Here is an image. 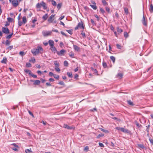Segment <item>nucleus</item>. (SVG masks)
I'll list each match as a JSON object with an SVG mask.
<instances>
[{"label":"nucleus","mask_w":153,"mask_h":153,"mask_svg":"<svg viewBox=\"0 0 153 153\" xmlns=\"http://www.w3.org/2000/svg\"><path fill=\"white\" fill-rule=\"evenodd\" d=\"M43 51V49L40 46H38L37 48H33L31 50V52L34 55H36L39 53H42Z\"/></svg>","instance_id":"1"},{"label":"nucleus","mask_w":153,"mask_h":153,"mask_svg":"<svg viewBox=\"0 0 153 153\" xmlns=\"http://www.w3.org/2000/svg\"><path fill=\"white\" fill-rule=\"evenodd\" d=\"M84 26L82 24V22H81L78 24L77 26L75 28V30H77L78 28H82L83 29H84Z\"/></svg>","instance_id":"2"},{"label":"nucleus","mask_w":153,"mask_h":153,"mask_svg":"<svg viewBox=\"0 0 153 153\" xmlns=\"http://www.w3.org/2000/svg\"><path fill=\"white\" fill-rule=\"evenodd\" d=\"M147 19L145 18L144 14H143V18L142 20V22L143 24L145 26H147Z\"/></svg>","instance_id":"3"},{"label":"nucleus","mask_w":153,"mask_h":153,"mask_svg":"<svg viewBox=\"0 0 153 153\" xmlns=\"http://www.w3.org/2000/svg\"><path fill=\"white\" fill-rule=\"evenodd\" d=\"M51 31H43L42 32V34L44 36H47L51 35Z\"/></svg>","instance_id":"4"},{"label":"nucleus","mask_w":153,"mask_h":153,"mask_svg":"<svg viewBox=\"0 0 153 153\" xmlns=\"http://www.w3.org/2000/svg\"><path fill=\"white\" fill-rule=\"evenodd\" d=\"M2 31L5 34H8L9 33V30L7 27H2Z\"/></svg>","instance_id":"5"},{"label":"nucleus","mask_w":153,"mask_h":153,"mask_svg":"<svg viewBox=\"0 0 153 153\" xmlns=\"http://www.w3.org/2000/svg\"><path fill=\"white\" fill-rule=\"evenodd\" d=\"M65 52L66 51L65 50L62 49L60 51H57L56 53L59 56H62L64 55V53H65Z\"/></svg>","instance_id":"6"},{"label":"nucleus","mask_w":153,"mask_h":153,"mask_svg":"<svg viewBox=\"0 0 153 153\" xmlns=\"http://www.w3.org/2000/svg\"><path fill=\"white\" fill-rule=\"evenodd\" d=\"M63 127L68 130L74 129L75 128L73 126H70L66 124H64Z\"/></svg>","instance_id":"7"},{"label":"nucleus","mask_w":153,"mask_h":153,"mask_svg":"<svg viewBox=\"0 0 153 153\" xmlns=\"http://www.w3.org/2000/svg\"><path fill=\"white\" fill-rule=\"evenodd\" d=\"M55 15H52L49 17L48 19V21L49 23H51L53 22V21L54 20L53 18L55 16Z\"/></svg>","instance_id":"8"},{"label":"nucleus","mask_w":153,"mask_h":153,"mask_svg":"<svg viewBox=\"0 0 153 153\" xmlns=\"http://www.w3.org/2000/svg\"><path fill=\"white\" fill-rule=\"evenodd\" d=\"M40 5L41 7H43V8L44 10L47 9V6L46 3L44 2L43 1H42L40 3Z\"/></svg>","instance_id":"9"},{"label":"nucleus","mask_w":153,"mask_h":153,"mask_svg":"<svg viewBox=\"0 0 153 153\" xmlns=\"http://www.w3.org/2000/svg\"><path fill=\"white\" fill-rule=\"evenodd\" d=\"M50 49L51 50V51L54 53H57V51L56 48L54 46V45L51 46L50 48Z\"/></svg>","instance_id":"10"},{"label":"nucleus","mask_w":153,"mask_h":153,"mask_svg":"<svg viewBox=\"0 0 153 153\" xmlns=\"http://www.w3.org/2000/svg\"><path fill=\"white\" fill-rule=\"evenodd\" d=\"M121 131L126 133L129 134L131 132L130 131L128 130V129L126 128H121Z\"/></svg>","instance_id":"11"},{"label":"nucleus","mask_w":153,"mask_h":153,"mask_svg":"<svg viewBox=\"0 0 153 153\" xmlns=\"http://www.w3.org/2000/svg\"><path fill=\"white\" fill-rule=\"evenodd\" d=\"M12 3L13 5L15 7H16L18 5L17 0H13Z\"/></svg>","instance_id":"12"},{"label":"nucleus","mask_w":153,"mask_h":153,"mask_svg":"<svg viewBox=\"0 0 153 153\" xmlns=\"http://www.w3.org/2000/svg\"><path fill=\"white\" fill-rule=\"evenodd\" d=\"M48 43L50 46V47L54 46V42L53 40H49L48 41Z\"/></svg>","instance_id":"13"},{"label":"nucleus","mask_w":153,"mask_h":153,"mask_svg":"<svg viewBox=\"0 0 153 153\" xmlns=\"http://www.w3.org/2000/svg\"><path fill=\"white\" fill-rule=\"evenodd\" d=\"M12 145L14 146V147L12 148V149L14 151H17L18 149L17 148H18V146L16 144L14 143L12 144Z\"/></svg>","instance_id":"14"},{"label":"nucleus","mask_w":153,"mask_h":153,"mask_svg":"<svg viewBox=\"0 0 153 153\" xmlns=\"http://www.w3.org/2000/svg\"><path fill=\"white\" fill-rule=\"evenodd\" d=\"M54 64L55 65V67H59V64L57 61H54Z\"/></svg>","instance_id":"15"},{"label":"nucleus","mask_w":153,"mask_h":153,"mask_svg":"<svg viewBox=\"0 0 153 153\" xmlns=\"http://www.w3.org/2000/svg\"><path fill=\"white\" fill-rule=\"evenodd\" d=\"M40 83V81L38 80H36L34 81L33 84L34 85H39Z\"/></svg>","instance_id":"16"},{"label":"nucleus","mask_w":153,"mask_h":153,"mask_svg":"<svg viewBox=\"0 0 153 153\" xmlns=\"http://www.w3.org/2000/svg\"><path fill=\"white\" fill-rule=\"evenodd\" d=\"M73 47H74V49L77 51H78L79 50V49H80L79 48L78 46H77L76 45H74Z\"/></svg>","instance_id":"17"},{"label":"nucleus","mask_w":153,"mask_h":153,"mask_svg":"<svg viewBox=\"0 0 153 153\" xmlns=\"http://www.w3.org/2000/svg\"><path fill=\"white\" fill-rule=\"evenodd\" d=\"M29 62L33 63L36 62V60L34 57H32L31 59L29 60Z\"/></svg>","instance_id":"18"},{"label":"nucleus","mask_w":153,"mask_h":153,"mask_svg":"<svg viewBox=\"0 0 153 153\" xmlns=\"http://www.w3.org/2000/svg\"><path fill=\"white\" fill-rule=\"evenodd\" d=\"M27 22L26 17L25 16H24L22 18V22L23 23V24H25Z\"/></svg>","instance_id":"19"},{"label":"nucleus","mask_w":153,"mask_h":153,"mask_svg":"<svg viewBox=\"0 0 153 153\" xmlns=\"http://www.w3.org/2000/svg\"><path fill=\"white\" fill-rule=\"evenodd\" d=\"M149 10L151 13H153V5L152 4L150 5Z\"/></svg>","instance_id":"20"},{"label":"nucleus","mask_w":153,"mask_h":153,"mask_svg":"<svg viewBox=\"0 0 153 153\" xmlns=\"http://www.w3.org/2000/svg\"><path fill=\"white\" fill-rule=\"evenodd\" d=\"M90 6L94 10H96L97 9V7L96 4H91Z\"/></svg>","instance_id":"21"},{"label":"nucleus","mask_w":153,"mask_h":153,"mask_svg":"<svg viewBox=\"0 0 153 153\" xmlns=\"http://www.w3.org/2000/svg\"><path fill=\"white\" fill-rule=\"evenodd\" d=\"M48 17V15L47 14H46L44 15L42 17V19L44 20H46Z\"/></svg>","instance_id":"22"},{"label":"nucleus","mask_w":153,"mask_h":153,"mask_svg":"<svg viewBox=\"0 0 153 153\" xmlns=\"http://www.w3.org/2000/svg\"><path fill=\"white\" fill-rule=\"evenodd\" d=\"M7 60L5 58H3V60L1 61V62L2 63H6Z\"/></svg>","instance_id":"23"},{"label":"nucleus","mask_w":153,"mask_h":153,"mask_svg":"<svg viewBox=\"0 0 153 153\" xmlns=\"http://www.w3.org/2000/svg\"><path fill=\"white\" fill-rule=\"evenodd\" d=\"M62 3H59L57 6V9H60L62 6Z\"/></svg>","instance_id":"24"},{"label":"nucleus","mask_w":153,"mask_h":153,"mask_svg":"<svg viewBox=\"0 0 153 153\" xmlns=\"http://www.w3.org/2000/svg\"><path fill=\"white\" fill-rule=\"evenodd\" d=\"M110 58L112 60L113 62L114 63L115 60V58L114 56H111L110 57Z\"/></svg>","instance_id":"25"},{"label":"nucleus","mask_w":153,"mask_h":153,"mask_svg":"<svg viewBox=\"0 0 153 153\" xmlns=\"http://www.w3.org/2000/svg\"><path fill=\"white\" fill-rule=\"evenodd\" d=\"M13 33H12L11 34H9L7 36L6 38L8 39H10L11 37L13 35Z\"/></svg>","instance_id":"26"},{"label":"nucleus","mask_w":153,"mask_h":153,"mask_svg":"<svg viewBox=\"0 0 153 153\" xmlns=\"http://www.w3.org/2000/svg\"><path fill=\"white\" fill-rule=\"evenodd\" d=\"M67 75H68V77H69L70 78H72L73 76L71 72H67Z\"/></svg>","instance_id":"27"},{"label":"nucleus","mask_w":153,"mask_h":153,"mask_svg":"<svg viewBox=\"0 0 153 153\" xmlns=\"http://www.w3.org/2000/svg\"><path fill=\"white\" fill-rule=\"evenodd\" d=\"M117 31L120 33H121L123 31V30L121 29L119 27H117Z\"/></svg>","instance_id":"28"},{"label":"nucleus","mask_w":153,"mask_h":153,"mask_svg":"<svg viewBox=\"0 0 153 153\" xmlns=\"http://www.w3.org/2000/svg\"><path fill=\"white\" fill-rule=\"evenodd\" d=\"M135 124L136 125V126L138 127H140L142 126L141 125L139 124V123H137V122L136 121H135Z\"/></svg>","instance_id":"29"},{"label":"nucleus","mask_w":153,"mask_h":153,"mask_svg":"<svg viewBox=\"0 0 153 153\" xmlns=\"http://www.w3.org/2000/svg\"><path fill=\"white\" fill-rule=\"evenodd\" d=\"M29 75H30L32 77L35 78H37V76L36 75L33 74L31 73H30V71H29Z\"/></svg>","instance_id":"30"},{"label":"nucleus","mask_w":153,"mask_h":153,"mask_svg":"<svg viewBox=\"0 0 153 153\" xmlns=\"http://www.w3.org/2000/svg\"><path fill=\"white\" fill-rule=\"evenodd\" d=\"M64 65L65 66L68 67V62L65 60L64 61Z\"/></svg>","instance_id":"31"},{"label":"nucleus","mask_w":153,"mask_h":153,"mask_svg":"<svg viewBox=\"0 0 153 153\" xmlns=\"http://www.w3.org/2000/svg\"><path fill=\"white\" fill-rule=\"evenodd\" d=\"M124 36L126 38H127L128 37V33L126 32H124Z\"/></svg>","instance_id":"32"},{"label":"nucleus","mask_w":153,"mask_h":153,"mask_svg":"<svg viewBox=\"0 0 153 153\" xmlns=\"http://www.w3.org/2000/svg\"><path fill=\"white\" fill-rule=\"evenodd\" d=\"M127 103L128 104L131 105H134L133 102H131L130 100H128Z\"/></svg>","instance_id":"33"},{"label":"nucleus","mask_w":153,"mask_h":153,"mask_svg":"<svg viewBox=\"0 0 153 153\" xmlns=\"http://www.w3.org/2000/svg\"><path fill=\"white\" fill-rule=\"evenodd\" d=\"M52 4L54 6H56V1L54 0H51Z\"/></svg>","instance_id":"34"},{"label":"nucleus","mask_w":153,"mask_h":153,"mask_svg":"<svg viewBox=\"0 0 153 153\" xmlns=\"http://www.w3.org/2000/svg\"><path fill=\"white\" fill-rule=\"evenodd\" d=\"M100 129L102 131L105 132V133H107L108 132V131L107 130L104 129L102 128H100Z\"/></svg>","instance_id":"35"},{"label":"nucleus","mask_w":153,"mask_h":153,"mask_svg":"<svg viewBox=\"0 0 153 153\" xmlns=\"http://www.w3.org/2000/svg\"><path fill=\"white\" fill-rule=\"evenodd\" d=\"M102 3H103L104 5L106 6L107 5V3L105 0H102Z\"/></svg>","instance_id":"36"},{"label":"nucleus","mask_w":153,"mask_h":153,"mask_svg":"<svg viewBox=\"0 0 153 153\" xmlns=\"http://www.w3.org/2000/svg\"><path fill=\"white\" fill-rule=\"evenodd\" d=\"M102 65L104 68H106L107 67V65L106 63L105 62H102Z\"/></svg>","instance_id":"37"},{"label":"nucleus","mask_w":153,"mask_h":153,"mask_svg":"<svg viewBox=\"0 0 153 153\" xmlns=\"http://www.w3.org/2000/svg\"><path fill=\"white\" fill-rule=\"evenodd\" d=\"M66 31L70 34L72 35L73 33L72 30H66Z\"/></svg>","instance_id":"38"},{"label":"nucleus","mask_w":153,"mask_h":153,"mask_svg":"<svg viewBox=\"0 0 153 153\" xmlns=\"http://www.w3.org/2000/svg\"><path fill=\"white\" fill-rule=\"evenodd\" d=\"M69 55L72 58H74V53H72L70 52L69 53Z\"/></svg>","instance_id":"39"},{"label":"nucleus","mask_w":153,"mask_h":153,"mask_svg":"<svg viewBox=\"0 0 153 153\" xmlns=\"http://www.w3.org/2000/svg\"><path fill=\"white\" fill-rule=\"evenodd\" d=\"M81 34L82 35L83 38H85V33L83 31L81 32Z\"/></svg>","instance_id":"40"},{"label":"nucleus","mask_w":153,"mask_h":153,"mask_svg":"<svg viewBox=\"0 0 153 153\" xmlns=\"http://www.w3.org/2000/svg\"><path fill=\"white\" fill-rule=\"evenodd\" d=\"M36 7L37 8H40L41 7V6L40 5L39 3H37L36 5Z\"/></svg>","instance_id":"41"},{"label":"nucleus","mask_w":153,"mask_h":153,"mask_svg":"<svg viewBox=\"0 0 153 153\" xmlns=\"http://www.w3.org/2000/svg\"><path fill=\"white\" fill-rule=\"evenodd\" d=\"M53 76L55 78L57 79H58L59 77V76L58 75H56L55 74H54Z\"/></svg>","instance_id":"42"},{"label":"nucleus","mask_w":153,"mask_h":153,"mask_svg":"<svg viewBox=\"0 0 153 153\" xmlns=\"http://www.w3.org/2000/svg\"><path fill=\"white\" fill-rule=\"evenodd\" d=\"M100 11L102 14H104L105 13V11H104V9L102 8H100Z\"/></svg>","instance_id":"43"},{"label":"nucleus","mask_w":153,"mask_h":153,"mask_svg":"<svg viewBox=\"0 0 153 153\" xmlns=\"http://www.w3.org/2000/svg\"><path fill=\"white\" fill-rule=\"evenodd\" d=\"M10 42L9 40H7L6 41L5 44L6 45H8L10 44Z\"/></svg>","instance_id":"44"},{"label":"nucleus","mask_w":153,"mask_h":153,"mask_svg":"<svg viewBox=\"0 0 153 153\" xmlns=\"http://www.w3.org/2000/svg\"><path fill=\"white\" fill-rule=\"evenodd\" d=\"M138 146L142 149H144V146L143 145L141 144H139L138 145Z\"/></svg>","instance_id":"45"},{"label":"nucleus","mask_w":153,"mask_h":153,"mask_svg":"<svg viewBox=\"0 0 153 153\" xmlns=\"http://www.w3.org/2000/svg\"><path fill=\"white\" fill-rule=\"evenodd\" d=\"M59 67H55V70L57 72H59L60 71V69Z\"/></svg>","instance_id":"46"},{"label":"nucleus","mask_w":153,"mask_h":153,"mask_svg":"<svg viewBox=\"0 0 153 153\" xmlns=\"http://www.w3.org/2000/svg\"><path fill=\"white\" fill-rule=\"evenodd\" d=\"M29 115H30L32 117V118H34V117L33 114L30 111H29Z\"/></svg>","instance_id":"47"},{"label":"nucleus","mask_w":153,"mask_h":153,"mask_svg":"<svg viewBox=\"0 0 153 153\" xmlns=\"http://www.w3.org/2000/svg\"><path fill=\"white\" fill-rule=\"evenodd\" d=\"M25 54V52L23 51H21L19 52V54L21 56H23Z\"/></svg>","instance_id":"48"},{"label":"nucleus","mask_w":153,"mask_h":153,"mask_svg":"<svg viewBox=\"0 0 153 153\" xmlns=\"http://www.w3.org/2000/svg\"><path fill=\"white\" fill-rule=\"evenodd\" d=\"M7 20L9 22H12L13 19L11 18L8 17L7 18Z\"/></svg>","instance_id":"49"},{"label":"nucleus","mask_w":153,"mask_h":153,"mask_svg":"<svg viewBox=\"0 0 153 153\" xmlns=\"http://www.w3.org/2000/svg\"><path fill=\"white\" fill-rule=\"evenodd\" d=\"M88 150H89V148H88V146H86L84 148V151L86 150L87 151H88Z\"/></svg>","instance_id":"50"},{"label":"nucleus","mask_w":153,"mask_h":153,"mask_svg":"<svg viewBox=\"0 0 153 153\" xmlns=\"http://www.w3.org/2000/svg\"><path fill=\"white\" fill-rule=\"evenodd\" d=\"M117 76H119L120 77V78H121L123 76V75L122 74L120 73H119L118 74Z\"/></svg>","instance_id":"51"},{"label":"nucleus","mask_w":153,"mask_h":153,"mask_svg":"<svg viewBox=\"0 0 153 153\" xmlns=\"http://www.w3.org/2000/svg\"><path fill=\"white\" fill-rule=\"evenodd\" d=\"M91 23H92V24L94 25H96V24L94 22V21L93 20V19H91Z\"/></svg>","instance_id":"52"},{"label":"nucleus","mask_w":153,"mask_h":153,"mask_svg":"<svg viewBox=\"0 0 153 153\" xmlns=\"http://www.w3.org/2000/svg\"><path fill=\"white\" fill-rule=\"evenodd\" d=\"M99 144L100 147H104V145L101 143H99Z\"/></svg>","instance_id":"53"},{"label":"nucleus","mask_w":153,"mask_h":153,"mask_svg":"<svg viewBox=\"0 0 153 153\" xmlns=\"http://www.w3.org/2000/svg\"><path fill=\"white\" fill-rule=\"evenodd\" d=\"M150 125H148V126H146L147 128L146 129V131L147 132H148L149 131V128Z\"/></svg>","instance_id":"54"},{"label":"nucleus","mask_w":153,"mask_h":153,"mask_svg":"<svg viewBox=\"0 0 153 153\" xmlns=\"http://www.w3.org/2000/svg\"><path fill=\"white\" fill-rule=\"evenodd\" d=\"M23 23L22 22H20L19 21V20L18 25L19 26H21Z\"/></svg>","instance_id":"55"},{"label":"nucleus","mask_w":153,"mask_h":153,"mask_svg":"<svg viewBox=\"0 0 153 153\" xmlns=\"http://www.w3.org/2000/svg\"><path fill=\"white\" fill-rule=\"evenodd\" d=\"M61 33L63 35L65 36H66V37H67L68 36L67 35H66L64 32H63V31H61Z\"/></svg>","instance_id":"56"},{"label":"nucleus","mask_w":153,"mask_h":153,"mask_svg":"<svg viewBox=\"0 0 153 153\" xmlns=\"http://www.w3.org/2000/svg\"><path fill=\"white\" fill-rule=\"evenodd\" d=\"M13 48V46H9L7 49L10 50H11Z\"/></svg>","instance_id":"57"},{"label":"nucleus","mask_w":153,"mask_h":153,"mask_svg":"<svg viewBox=\"0 0 153 153\" xmlns=\"http://www.w3.org/2000/svg\"><path fill=\"white\" fill-rule=\"evenodd\" d=\"M116 46H117V48L118 49H121V46L119 44H117Z\"/></svg>","instance_id":"58"},{"label":"nucleus","mask_w":153,"mask_h":153,"mask_svg":"<svg viewBox=\"0 0 153 153\" xmlns=\"http://www.w3.org/2000/svg\"><path fill=\"white\" fill-rule=\"evenodd\" d=\"M64 16H61V17H59V18L58 20H61L62 19L64 18Z\"/></svg>","instance_id":"59"},{"label":"nucleus","mask_w":153,"mask_h":153,"mask_svg":"<svg viewBox=\"0 0 153 153\" xmlns=\"http://www.w3.org/2000/svg\"><path fill=\"white\" fill-rule=\"evenodd\" d=\"M54 74H53V73H52L51 72H50L49 73V76H53V75Z\"/></svg>","instance_id":"60"},{"label":"nucleus","mask_w":153,"mask_h":153,"mask_svg":"<svg viewBox=\"0 0 153 153\" xmlns=\"http://www.w3.org/2000/svg\"><path fill=\"white\" fill-rule=\"evenodd\" d=\"M59 84L61 85H63L64 84V83L62 81H60L59 82Z\"/></svg>","instance_id":"61"},{"label":"nucleus","mask_w":153,"mask_h":153,"mask_svg":"<svg viewBox=\"0 0 153 153\" xmlns=\"http://www.w3.org/2000/svg\"><path fill=\"white\" fill-rule=\"evenodd\" d=\"M41 80L42 83H44L45 82V80L41 78Z\"/></svg>","instance_id":"62"},{"label":"nucleus","mask_w":153,"mask_h":153,"mask_svg":"<svg viewBox=\"0 0 153 153\" xmlns=\"http://www.w3.org/2000/svg\"><path fill=\"white\" fill-rule=\"evenodd\" d=\"M105 8L106 11L109 12L110 11L109 9L107 7H106Z\"/></svg>","instance_id":"63"},{"label":"nucleus","mask_w":153,"mask_h":153,"mask_svg":"<svg viewBox=\"0 0 153 153\" xmlns=\"http://www.w3.org/2000/svg\"><path fill=\"white\" fill-rule=\"evenodd\" d=\"M149 141H150V142L152 144V145H153V140L152 139H149Z\"/></svg>","instance_id":"64"}]
</instances>
